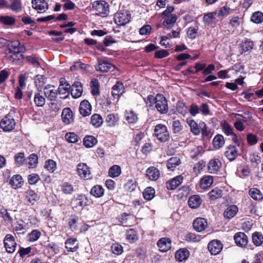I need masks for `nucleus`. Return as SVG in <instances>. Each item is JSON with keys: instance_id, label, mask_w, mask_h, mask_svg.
Returning <instances> with one entry per match:
<instances>
[{"instance_id": "obj_20", "label": "nucleus", "mask_w": 263, "mask_h": 263, "mask_svg": "<svg viewBox=\"0 0 263 263\" xmlns=\"http://www.w3.org/2000/svg\"><path fill=\"white\" fill-rule=\"evenodd\" d=\"M238 209L236 205H231L226 208L223 212V216L226 219H231L234 217L238 212Z\"/></svg>"}, {"instance_id": "obj_31", "label": "nucleus", "mask_w": 263, "mask_h": 263, "mask_svg": "<svg viewBox=\"0 0 263 263\" xmlns=\"http://www.w3.org/2000/svg\"><path fill=\"white\" fill-rule=\"evenodd\" d=\"M63 121L66 124H69L72 121V111L69 108H65L62 113Z\"/></svg>"}, {"instance_id": "obj_19", "label": "nucleus", "mask_w": 263, "mask_h": 263, "mask_svg": "<svg viewBox=\"0 0 263 263\" xmlns=\"http://www.w3.org/2000/svg\"><path fill=\"white\" fill-rule=\"evenodd\" d=\"M221 167V163L218 159H212L208 164V170L212 174L216 173Z\"/></svg>"}, {"instance_id": "obj_46", "label": "nucleus", "mask_w": 263, "mask_h": 263, "mask_svg": "<svg viewBox=\"0 0 263 263\" xmlns=\"http://www.w3.org/2000/svg\"><path fill=\"white\" fill-rule=\"evenodd\" d=\"M121 173V170L120 167L119 165H114L109 168L108 174L109 176L115 178L119 176Z\"/></svg>"}, {"instance_id": "obj_12", "label": "nucleus", "mask_w": 263, "mask_h": 263, "mask_svg": "<svg viewBox=\"0 0 263 263\" xmlns=\"http://www.w3.org/2000/svg\"><path fill=\"white\" fill-rule=\"evenodd\" d=\"M44 94L46 98L51 101H54L57 97L58 91L53 85L48 84L44 88Z\"/></svg>"}, {"instance_id": "obj_50", "label": "nucleus", "mask_w": 263, "mask_h": 263, "mask_svg": "<svg viewBox=\"0 0 263 263\" xmlns=\"http://www.w3.org/2000/svg\"><path fill=\"white\" fill-rule=\"evenodd\" d=\"M126 120L129 123H134L138 120V117L134 111L130 110L126 113Z\"/></svg>"}, {"instance_id": "obj_6", "label": "nucleus", "mask_w": 263, "mask_h": 263, "mask_svg": "<svg viewBox=\"0 0 263 263\" xmlns=\"http://www.w3.org/2000/svg\"><path fill=\"white\" fill-rule=\"evenodd\" d=\"M15 126V122L12 116L8 114L6 115L1 121V127L6 132H9L13 129Z\"/></svg>"}, {"instance_id": "obj_34", "label": "nucleus", "mask_w": 263, "mask_h": 263, "mask_svg": "<svg viewBox=\"0 0 263 263\" xmlns=\"http://www.w3.org/2000/svg\"><path fill=\"white\" fill-rule=\"evenodd\" d=\"M249 195L255 200L260 201L263 199V195L260 191L256 188H252L249 190Z\"/></svg>"}, {"instance_id": "obj_35", "label": "nucleus", "mask_w": 263, "mask_h": 263, "mask_svg": "<svg viewBox=\"0 0 263 263\" xmlns=\"http://www.w3.org/2000/svg\"><path fill=\"white\" fill-rule=\"evenodd\" d=\"M213 182V178L211 176H206L201 179L200 186L202 189H206L210 187Z\"/></svg>"}, {"instance_id": "obj_5", "label": "nucleus", "mask_w": 263, "mask_h": 263, "mask_svg": "<svg viewBox=\"0 0 263 263\" xmlns=\"http://www.w3.org/2000/svg\"><path fill=\"white\" fill-rule=\"evenodd\" d=\"M114 19L118 25H124L129 22L130 14L127 11H120L114 15Z\"/></svg>"}, {"instance_id": "obj_32", "label": "nucleus", "mask_w": 263, "mask_h": 263, "mask_svg": "<svg viewBox=\"0 0 263 263\" xmlns=\"http://www.w3.org/2000/svg\"><path fill=\"white\" fill-rule=\"evenodd\" d=\"M224 144V138L221 135H217L213 140V146L216 149L220 148L223 146Z\"/></svg>"}, {"instance_id": "obj_25", "label": "nucleus", "mask_w": 263, "mask_h": 263, "mask_svg": "<svg viewBox=\"0 0 263 263\" xmlns=\"http://www.w3.org/2000/svg\"><path fill=\"white\" fill-rule=\"evenodd\" d=\"M201 199L199 195L191 196L188 200V204L192 209L198 208L201 203Z\"/></svg>"}, {"instance_id": "obj_13", "label": "nucleus", "mask_w": 263, "mask_h": 263, "mask_svg": "<svg viewBox=\"0 0 263 263\" xmlns=\"http://www.w3.org/2000/svg\"><path fill=\"white\" fill-rule=\"evenodd\" d=\"M171 240L167 237L160 238L157 242V246L160 251L165 252L171 248Z\"/></svg>"}, {"instance_id": "obj_38", "label": "nucleus", "mask_w": 263, "mask_h": 263, "mask_svg": "<svg viewBox=\"0 0 263 263\" xmlns=\"http://www.w3.org/2000/svg\"><path fill=\"white\" fill-rule=\"evenodd\" d=\"M180 159L177 157H172L169 159L167 162V168L173 171L174 169L179 164Z\"/></svg>"}, {"instance_id": "obj_16", "label": "nucleus", "mask_w": 263, "mask_h": 263, "mask_svg": "<svg viewBox=\"0 0 263 263\" xmlns=\"http://www.w3.org/2000/svg\"><path fill=\"white\" fill-rule=\"evenodd\" d=\"M83 92L82 84L80 82H75L71 86L70 93L74 98H78L82 96Z\"/></svg>"}, {"instance_id": "obj_24", "label": "nucleus", "mask_w": 263, "mask_h": 263, "mask_svg": "<svg viewBox=\"0 0 263 263\" xmlns=\"http://www.w3.org/2000/svg\"><path fill=\"white\" fill-rule=\"evenodd\" d=\"M71 91V86L69 83H66L65 86H62L60 85L57 91L62 96L61 97L62 99L67 98Z\"/></svg>"}, {"instance_id": "obj_44", "label": "nucleus", "mask_w": 263, "mask_h": 263, "mask_svg": "<svg viewBox=\"0 0 263 263\" xmlns=\"http://www.w3.org/2000/svg\"><path fill=\"white\" fill-rule=\"evenodd\" d=\"M91 123L95 127H98L103 123V119L102 117L99 115L95 114L91 116Z\"/></svg>"}, {"instance_id": "obj_61", "label": "nucleus", "mask_w": 263, "mask_h": 263, "mask_svg": "<svg viewBox=\"0 0 263 263\" xmlns=\"http://www.w3.org/2000/svg\"><path fill=\"white\" fill-rule=\"evenodd\" d=\"M92 84L91 93L93 96H98L99 95V84L96 80H92L91 81Z\"/></svg>"}, {"instance_id": "obj_18", "label": "nucleus", "mask_w": 263, "mask_h": 263, "mask_svg": "<svg viewBox=\"0 0 263 263\" xmlns=\"http://www.w3.org/2000/svg\"><path fill=\"white\" fill-rule=\"evenodd\" d=\"M206 220L203 218H197L193 222L194 229L198 232H202L207 227Z\"/></svg>"}, {"instance_id": "obj_49", "label": "nucleus", "mask_w": 263, "mask_h": 263, "mask_svg": "<svg viewBox=\"0 0 263 263\" xmlns=\"http://www.w3.org/2000/svg\"><path fill=\"white\" fill-rule=\"evenodd\" d=\"M251 20L256 24L261 23L263 22V13L259 11L255 12L252 14Z\"/></svg>"}, {"instance_id": "obj_37", "label": "nucleus", "mask_w": 263, "mask_h": 263, "mask_svg": "<svg viewBox=\"0 0 263 263\" xmlns=\"http://www.w3.org/2000/svg\"><path fill=\"white\" fill-rule=\"evenodd\" d=\"M97 143V140L93 136H87L83 140V144L86 147H92Z\"/></svg>"}, {"instance_id": "obj_54", "label": "nucleus", "mask_w": 263, "mask_h": 263, "mask_svg": "<svg viewBox=\"0 0 263 263\" xmlns=\"http://www.w3.org/2000/svg\"><path fill=\"white\" fill-rule=\"evenodd\" d=\"M28 164L29 168H33L36 166L38 162V157L37 155L32 154L29 157Z\"/></svg>"}, {"instance_id": "obj_62", "label": "nucleus", "mask_w": 263, "mask_h": 263, "mask_svg": "<svg viewBox=\"0 0 263 263\" xmlns=\"http://www.w3.org/2000/svg\"><path fill=\"white\" fill-rule=\"evenodd\" d=\"M172 128L174 133H179L182 129V126L179 120H175L173 122Z\"/></svg>"}, {"instance_id": "obj_36", "label": "nucleus", "mask_w": 263, "mask_h": 263, "mask_svg": "<svg viewBox=\"0 0 263 263\" xmlns=\"http://www.w3.org/2000/svg\"><path fill=\"white\" fill-rule=\"evenodd\" d=\"M25 196L27 200L32 204H33L39 199L37 194L32 190L27 191Z\"/></svg>"}, {"instance_id": "obj_7", "label": "nucleus", "mask_w": 263, "mask_h": 263, "mask_svg": "<svg viewBox=\"0 0 263 263\" xmlns=\"http://www.w3.org/2000/svg\"><path fill=\"white\" fill-rule=\"evenodd\" d=\"M208 248L212 255H216L221 251L223 245L220 240L215 239L209 242Z\"/></svg>"}, {"instance_id": "obj_28", "label": "nucleus", "mask_w": 263, "mask_h": 263, "mask_svg": "<svg viewBox=\"0 0 263 263\" xmlns=\"http://www.w3.org/2000/svg\"><path fill=\"white\" fill-rule=\"evenodd\" d=\"M77 240L75 238H70L65 241V248L68 251L74 252L78 250V245H74Z\"/></svg>"}, {"instance_id": "obj_29", "label": "nucleus", "mask_w": 263, "mask_h": 263, "mask_svg": "<svg viewBox=\"0 0 263 263\" xmlns=\"http://www.w3.org/2000/svg\"><path fill=\"white\" fill-rule=\"evenodd\" d=\"M119 121V117L115 114H109L106 116L105 122L107 126L112 127L116 126Z\"/></svg>"}, {"instance_id": "obj_23", "label": "nucleus", "mask_w": 263, "mask_h": 263, "mask_svg": "<svg viewBox=\"0 0 263 263\" xmlns=\"http://www.w3.org/2000/svg\"><path fill=\"white\" fill-rule=\"evenodd\" d=\"M163 17H164L163 25L166 29L171 28L175 23L177 19V16L175 14H172L171 15Z\"/></svg>"}, {"instance_id": "obj_40", "label": "nucleus", "mask_w": 263, "mask_h": 263, "mask_svg": "<svg viewBox=\"0 0 263 263\" xmlns=\"http://www.w3.org/2000/svg\"><path fill=\"white\" fill-rule=\"evenodd\" d=\"M15 19L14 17L11 16H1L0 22L5 25L11 26L15 24Z\"/></svg>"}, {"instance_id": "obj_42", "label": "nucleus", "mask_w": 263, "mask_h": 263, "mask_svg": "<svg viewBox=\"0 0 263 263\" xmlns=\"http://www.w3.org/2000/svg\"><path fill=\"white\" fill-rule=\"evenodd\" d=\"M126 237L131 243L135 242L138 239L137 232L133 229H130L126 231Z\"/></svg>"}, {"instance_id": "obj_53", "label": "nucleus", "mask_w": 263, "mask_h": 263, "mask_svg": "<svg viewBox=\"0 0 263 263\" xmlns=\"http://www.w3.org/2000/svg\"><path fill=\"white\" fill-rule=\"evenodd\" d=\"M65 138L70 143H77L80 139L74 133H68L65 135Z\"/></svg>"}, {"instance_id": "obj_3", "label": "nucleus", "mask_w": 263, "mask_h": 263, "mask_svg": "<svg viewBox=\"0 0 263 263\" xmlns=\"http://www.w3.org/2000/svg\"><path fill=\"white\" fill-rule=\"evenodd\" d=\"M154 135L162 142L167 141L170 137L166 127L161 124H158L155 126Z\"/></svg>"}, {"instance_id": "obj_4", "label": "nucleus", "mask_w": 263, "mask_h": 263, "mask_svg": "<svg viewBox=\"0 0 263 263\" xmlns=\"http://www.w3.org/2000/svg\"><path fill=\"white\" fill-rule=\"evenodd\" d=\"M155 106L157 110L161 114H165L168 111L167 102L166 98L160 94L155 97Z\"/></svg>"}, {"instance_id": "obj_8", "label": "nucleus", "mask_w": 263, "mask_h": 263, "mask_svg": "<svg viewBox=\"0 0 263 263\" xmlns=\"http://www.w3.org/2000/svg\"><path fill=\"white\" fill-rule=\"evenodd\" d=\"M4 245L6 251L10 253L14 252L16 243L14 237L11 234H7L5 237Z\"/></svg>"}, {"instance_id": "obj_51", "label": "nucleus", "mask_w": 263, "mask_h": 263, "mask_svg": "<svg viewBox=\"0 0 263 263\" xmlns=\"http://www.w3.org/2000/svg\"><path fill=\"white\" fill-rule=\"evenodd\" d=\"M254 46L253 42L251 41H246L241 44V48L242 52L250 51Z\"/></svg>"}, {"instance_id": "obj_30", "label": "nucleus", "mask_w": 263, "mask_h": 263, "mask_svg": "<svg viewBox=\"0 0 263 263\" xmlns=\"http://www.w3.org/2000/svg\"><path fill=\"white\" fill-rule=\"evenodd\" d=\"M124 86L122 83L117 82L112 88L111 93L114 97H119L123 92Z\"/></svg>"}, {"instance_id": "obj_43", "label": "nucleus", "mask_w": 263, "mask_h": 263, "mask_svg": "<svg viewBox=\"0 0 263 263\" xmlns=\"http://www.w3.org/2000/svg\"><path fill=\"white\" fill-rule=\"evenodd\" d=\"M155 194V190L151 187H148L144 190L143 195L145 200H151L154 198Z\"/></svg>"}, {"instance_id": "obj_2", "label": "nucleus", "mask_w": 263, "mask_h": 263, "mask_svg": "<svg viewBox=\"0 0 263 263\" xmlns=\"http://www.w3.org/2000/svg\"><path fill=\"white\" fill-rule=\"evenodd\" d=\"M93 10L96 14L104 16L109 13V5L105 1H97L92 4Z\"/></svg>"}, {"instance_id": "obj_33", "label": "nucleus", "mask_w": 263, "mask_h": 263, "mask_svg": "<svg viewBox=\"0 0 263 263\" xmlns=\"http://www.w3.org/2000/svg\"><path fill=\"white\" fill-rule=\"evenodd\" d=\"M22 183V178L20 175H14L11 178L10 181V184L15 189L21 187Z\"/></svg>"}, {"instance_id": "obj_55", "label": "nucleus", "mask_w": 263, "mask_h": 263, "mask_svg": "<svg viewBox=\"0 0 263 263\" xmlns=\"http://www.w3.org/2000/svg\"><path fill=\"white\" fill-rule=\"evenodd\" d=\"M222 192L218 188H215L210 191L209 193L210 198L211 200H215L221 196Z\"/></svg>"}, {"instance_id": "obj_27", "label": "nucleus", "mask_w": 263, "mask_h": 263, "mask_svg": "<svg viewBox=\"0 0 263 263\" xmlns=\"http://www.w3.org/2000/svg\"><path fill=\"white\" fill-rule=\"evenodd\" d=\"M189 251L186 249H181L175 254V258L179 261L185 260L189 256Z\"/></svg>"}, {"instance_id": "obj_15", "label": "nucleus", "mask_w": 263, "mask_h": 263, "mask_svg": "<svg viewBox=\"0 0 263 263\" xmlns=\"http://www.w3.org/2000/svg\"><path fill=\"white\" fill-rule=\"evenodd\" d=\"M235 242L238 246L245 247L248 242L247 235L243 232H238L235 234L234 237Z\"/></svg>"}, {"instance_id": "obj_9", "label": "nucleus", "mask_w": 263, "mask_h": 263, "mask_svg": "<svg viewBox=\"0 0 263 263\" xmlns=\"http://www.w3.org/2000/svg\"><path fill=\"white\" fill-rule=\"evenodd\" d=\"M95 68L97 71L105 72L113 71L115 69V66L106 61L99 60L98 64L95 66Z\"/></svg>"}, {"instance_id": "obj_10", "label": "nucleus", "mask_w": 263, "mask_h": 263, "mask_svg": "<svg viewBox=\"0 0 263 263\" xmlns=\"http://www.w3.org/2000/svg\"><path fill=\"white\" fill-rule=\"evenodd\" d=\"M77 172L81 178L87 179L90 178L89 167L85 163H80L77 165Z\"/></svg>"}, {"instance_id": "obj_41", "label": "nucleus", "mask_w": 263, "mask_h": 263, "mask_svg": "<svg viewBox=\"0 0 263 263\" xmlns=\"http://www.w3.org/2000/svg\"><path fill=\"white\" fill-rule=\"evenodd\" d=\"M104 189L100 185H96L93 186L91 191L90 194L96 197H101L104 195Z\"/></svg>"}, {"instance_id": "obj_11", "label": "nucleus", "mask_w": 263, "mask_h": 263, "mask_svg": "<svg viewBox=\"0 0 263 263\" xmlns=\"http://www.w3.org/2000/svg\"><path fill=\"white\" fill-rule=\"evenodd\" d=\"M238 155V152L236 145H229L226 148L224 156L230 161H232Z\"/></svg>"}, {"instance_id": "obj_17", "label": "nucleus", "mask_w": 263, "mask_h": 263, "mask_svg": "<svg viewBox=\"0 0 263 263\" xmlns=\"http://www.w3.org/2000/svg\"><path fill=\"white\" fill-rule=\"evenodd\" d=\"M91 109V106L87 100H84L81 102L79 107V111L81 115L84 117L90 115Z\"/></svg>"}, {"instance_id": "obj_26", "label": "nucleus", "mask_w": 263, "mask_h": 263, "mask_svg": "<svg viewBox=\"0 0 263 263\" xmlns=\"http://www.w3.org/2000/svg\"><path fill=\"white\" fill-rule=\"evenodd\" d=\"M146 175L149 179L156 180L160 176L159 171L155 167H150L146 171Z\"/></svg>"}, {"instance_id": "obj_1", "label": "nucleus", "mask_w": 263, "mask_h": 263, "mask_svg": "<svg viewBox=\"0 0 263 263\" xmlns=\"http://www.w3.org/2000/svg\"><path fill=\"white\" fill-rule=\"evenodd\" d=\"M25 48L21 45L20 42L15 41L8 45V49L5 51L6 57L9 60H16L22 58V53L24 52Z\"/></svg>"}, {"instance_id": "obj_60", "label": "nucleus", "mask_w": 263, "mask_h": 263, "mask_svg": "<svg viewBox=\"0 0 263 263\" xmlns=\"http://www.w3.org/2000/svg\"><path fill=\"white\" fill-rule=\"evenodd\" d=\"M232 11V10L226 6H223L218 12V17H224L227 15H228L229 14L231 13V12Z\"/></svg>"}, {"instance_id": "obj_63", "label": "nucleus", "mask_w": 263, "mask_h": 263, "mask_svg": "<svg viewBox=\"0 0 263 263\" xmlns=\"http://www.w3.org/2000/svg\"><path fill=\"white\" fill-rule=\"evenodd\" d=\"M28 182L30 184H34L40 180V177L38 174L33 173L28 176Z\"/></svg>"}, {"instance_id": "obj_52", "label": "nucleus", "mask_w": 263, "mask_h": 263, "mask_svg": "<svg viewBox=\"0 0 263 263\" xmlns=\"http://www.w3.org/2000/svg\"><path fill=\"white\" fill-rule=\"evenodd\" d=\"M77 205L80 206H85L87 205L88 199L84 195H79L76 199Z\"/></svg>"}, {"instance_id": "obj_56", "label": "nucleus", "mask_w": 263, "mask_h": 263, "mask_svg": "<svg viewBox=\"0 0 263 263\" xmlns=\"http://www.w3.org/2000/svg\"><path fill=\"white\" fill-rule=\"evenodd\" d=\"M111 250L114 254L118 255L121 254L123 252L122 246L118 243L112 244Z\"/></svg>"}, {"instance_id": "obj_22", "label": "nucleus", "mask_w": 263, "mask_h": 263, "mask_svg": "<svg viewBox=\"0 0 263 263\" xmlns=\"http://www.w3.org/2000/svg\"><path fill=\"white\" fill-rule=\"evenodd\" d=\"M46 82V78L43 75H36L34 78V83L37 90L40 92Z\"/></svg>"}, {"instance_id": "obj_14", "label": "nucleus", "mask_w": 263, "mask_h": 263, "mask_svg": "<svg viewBox=\"0 0 263 263\" xmlns=\"http://www.w3.org/2000/svg\"><path fill=\"white\" fill-rule=\"evenodd\" d=\"M32 4L33 8L40 13L48 9V4L45 0H32Z\"/></svg>"}, {"instance_id": "obj_39", "label": "nucleus", "mask_w": 263, "mask_h": 263, "mask_svg": "<svg viewBox=\"0 0 263 263\" xmlns=\"http://www.w3.org/2000/svg\"><path fill=\"white\" fill-rule=\"evenodd\" d=\"M34 102L36 106L43 107L45 104V98L39 92H35L34 96Z\"/></svg>"}, {"instance_id": "obj_48", "label": "nucleus", "mask_w": 263, "mask_h": 263, "mask_svg": "<svg viewBox=\"0 0 263 263\" xmlns=\"http://www.w3.org/2000/svg\"><path fill=\"white\" fill-rule=\"evenodd\" d=\"M191 128V131L195 135H198L200 133V129L197 123L193 120H187Z\"/></svg>"}, {"instance_id": "obj_59", "label": "nucleus", "mask_w": 263, "mask_h": 263, "mask_svg": "<svg viewBox=\"0 0 263 263\" xmlns=\"http://www.w3.org/2000/svg\"><path fill=\"white\" fill-rule=\"evenodd\" d=\"M44 167L48 171L53 172L56 167V163L54 161L49 159L46 161Z\"/></svg>"}, {"instance_id": "obj_58", "label": "nucleus", "mask_w": 263, "mask_h": 263, "mask_svg": "<svg viewBox=\"0 0 263 263\" xmlns=\"http://www.w3.org/2000/svg\"><path fill=\"white\" fill-rule=\"evenodd\" d=\"M14 160L17 166L21 165L25 160L24 154L23 153L16 154L14 156Z\"/></svg>"}, {"instance_id": "obj_21", "label": "nucleus", "mask_w": 263, "mask_h": 263, "mask_svg": "<svg viewBox=\"0 0 263 263\" xmlns=\"http://www.w3.org/2000/svg\"><path fill=\"white\" fill-rule=\"evenodd\" d=\"M183 179V177L181 175H179L174 178L169 182L166 183L167 188L168 190H174L181 184Z\"/></svg>"}, {"instance_id": "obj_47", "label": "nucleus", "mask_w": 263, "mask_h": 263, "mask_svg": "<svg viewBox=\"0 0 263 263\" xmlns=\"http://www.w3.org/2000/svg\"><path fill=\"white\" fill-rule=\"evenodd\" d=\"M10 8L12 11L18 12L22 10V4L20 0H11Z\"/></svg>"}, {"instance_id": "obj_64", "label": "nucleus", "mask_w": 263, "mask_h": 263, "mask_svg": "<svg viewBox=\"0 0 263 263\" xmlns=\"http://www.w3.org/2000/svg\"><path fill=\"white\" fill-rule=\"evenodd\" d=\"M62 190L65 194H71L73 191V186L71 184L65 182L62 186Z\"/></svg>"}, {"instance_id": "obj_45", "label": "nucleus", "mask_w": 263, "mask_h": 263, "mask_svg": "<svg viewBox=\"0 0 263 263\" xmlns=\"http://www.w3.org/2000/svg\"><path fill=\"white\" fill-rule=\"evenodd\" d=\"M252 241L256 246H259L263 243V235L259 232L252 234Z\"/></svg>"}, {"instance_id": "obj_57", "label": "nucleus", "mask_w": 263, "mask_h": 263, "mask_svg": "<svg viewBox=\"0 0 263 263\" xmlns=\"http://www.w3.org/2000/svg\"><path fill=\"white\" fill-rule=\"evenodd\" d=\"M41 236V232L36 230H33L28 235V240L31 242L37 240Z\"/></svg>"}]
</instances>
